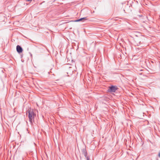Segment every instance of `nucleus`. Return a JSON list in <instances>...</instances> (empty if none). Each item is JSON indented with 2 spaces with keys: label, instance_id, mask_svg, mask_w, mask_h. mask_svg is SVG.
Here are the masks:
<instances>
[{
  "label": "nucleus",
  "instance_id": "nucleus-6",
  "mask_svg": "<svg viewBox=\"0 0 160 160\" xmlns=\"http://www.w3.org/2000/svg\"><path fill=\"white\" fill-rule=\"evenodd\" d=\"M158 156L160 158V151L159 152V153L158 154Z\"/></svg>",
  "mask_w": 160,
  "mask_h": 160
},
{
  "label": "nucleus",
  "instance_id": "nucleus-9",
  "mask_svg": "<svg viewBox=\"0 0 160 160\" xmlns=\"http://www.w3.org/2000/svg\"><path fill=\"white\" fill-rule=\"evenodd\" d=\"M139 17H142V15H139Z\"/></svg>",
  "mask_w": 160,
  "mask_h": 160
},
{
  "label": "nucleus",
  "instance_id": "nucleus-1",
  "mask_svg": "<svg viewBox=\"0 0 160 160\" xmlns=\"http://www.w3.org/2000/svg\"><path fill=\"white\" fill-rule=\"evenodd\" d=\"M28 113V117L29 119V121L31 124H32L34 121L35 117L36 116V113L34 112V110L32 109L29 108L27 111V113Z\"/></svg>",
  "mask_w": 160,
  "mask_h": 160
},
{
  "label": "nucleus",
  "instance_id": "nucleus-8",
  "mask_svg": "<svg viewBox=\"0 0 160 160\" xmlns=\"http://www.w3.org/2000/svg\"><path fill=\"white\" fill-rule=\"evenodd\" d=\"M32 0H27V1H31Z\"/></svg>",
  "mask_w": 160,
  "mask_h": 160
},
{
  "label": "nucleus",
  "instance_id": "nucleus-3",
  "mask_svg": "<svg viewBox=\"0 0 160 160\" xmlns=\"http://www.w3.org/2000/svg\"><path fill=\"white\" fill-rule=\"evenodd\" d=\"M16 49L17 52L18 53L22 52L23 51L22 48L19 45H18L17 46Z\"/></svg>",
  "mask_w": 160,
  "mask_h": 160
},
{
  "label": "nucleus",
  "instance_id": "nucleus-7",
  "mask_svg": "<svg viewBox=\"0 0 160 160\" xmlns=\"http://www.w3.org/2000/svg\"><path fill=\"white\" fill-rule=\"evenodd\" d=\"M87 159V160H89V157H87V158H86Z\"/></svg>",
  "mask_w": 160,
  "mask_h": 160
},
{
  "label": "nucleus",
  "instance_id": "nucleus-5",
  "mask_svg": "<svg viewBox=\"0 0 160 160\" xmlns=\"http://www.w3.org/2000/svg\"><path fill=\"white\" fill-rule=\"evenodd\" d=\"M87 19H88L87 18V17H86L81 18L80 19H77V20H75V22H78L81 21H82L83 22L85 20H87Z\"/></svg>",
  "mask_w": 160,
  "mask_h": 160
},
{
  "label": "nucleus",
  "instance_id": "nucleus-2",
  "mask_svg": "<svg viewBox=\"0 0 160 160\" xmlns=\"http://www.w3.org/2000/svg\"><path fill=\"white\" fill-rule=\"evenodd\" d=\"M118 89L117 86L112 85L109 87L108 91L109 92H115Z\"/></svg>",
  "mask_w": 160,
  "mask_h": 160
},
{
  "label": "nucleus",
  "instance_id": "nucleus-4",
  "mask_svg": "<svg viewBox=\"0 0 160 160\" xmlns=\"http://www.w3.org/2000/svg\"><path fill=\"white\" fill-rule=\"evenodd\" d=\"M82 152L83 154H84L86 158L89 157L87 156L88 153L87 152L86 150L85 149L83 148L82 150Z\"/></svg>",
  "mask_w": 160,
  "mask_h": 160
}]
</instances>
